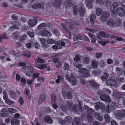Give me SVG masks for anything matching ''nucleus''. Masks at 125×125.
Here are the masks:
<instances>
[{"mask_svg": "<svg viewBox=\"0 0 125 125\" xmlns=\"http://www.w3.org/2000/svg\"><path fill=\"white\" fill-rule=\"evenodd\" d=\"M105 63L106 62L104 60H101L99 62V66L101 68H104Z\"/></svg>", "mask_w": 125, "mask_h": 125, "instance_id": "33", "label": "nucleus"}, {"mask_svg": "<svg viewBox=\"0 0 125 125\" xmlns=\"http://www.w3.org/2000/svg\"><path fill=\"white\" fill-rule=\"evenodd\" d=\"M116 79L117 81L119 83H122L125 80L124 78L123 77L119 78L117 77Z\"/></svg>", "mask_w": 125, "mask_h": 125, "instance_id": "54", "label": "nucleus"}, {"mask_svg": "<svg viewBox=\"0 0 125 125\" xmlns=\"http://www.w3.org/2000/svg\"><path fill=\"white\" fill-rule=\"evenodd\" d=\"M100 99L105 102H110V101L109 96L107 95H101L100 96Z\"/></svg>", "mask_w": 125, "mask_h": 125, "instance_id": "8", "label": "nucleus"}, {"mask_svg": "<svg viewBox=\"0 0 125 125\" xmlns=\"http://www.w3.org/2000/svg\"><path fill=\"white\" fill-rule=\"evenodd\" d=\"M74 120V122L72 123L73 125H81L80 123V120L79 118H75Z\"/></svg>", "mask_w": 125, "mask_h": 125, "instance_id": "26", "label": "nucleus"}, {"mask_svg": "<svg viewBox=\"0 0 125 125\" xmlns=\"http://www.w3.org/2000/svg\"><path fill=\"white\" fill-rule=\"evenodd\" d=\"M5 102L9 105L13 104L14 103V102L8 99L5 101Z\"/></svg>", "mask_w": 125, "mask_h": 125, "instance_id": "44", "label": "nucleus"}, {"mask_svg": "<svg viewBox=\"0 0 125 125\" xmlns=\"http://www.w3.org/2000/svg\"><path fill=\"white\" fill-rule=\"evenodd\" d=\"M91 65L92 67L94 69L97 67L98 63L96 61L94 60L92 61Z\"/></svg>", "mask_w": 125, "mask_h": 125, "instance_id": "27", "label": "nucleus"}, {"mask_svg": "<svg viewBox=\"0 0 125 125\" xmlns=\"http://www.w3.org/2000/svg\"><path fill=\"white\" fill-rule=\"evenodd\" d=\"M112 108L109 107V106L108 105L106 106V110L107 113H109L111 112V110H112Z\"/></svg>", "mask_w": 125, "mask_h": 125, "instance_id": "62", "label": "nucleus"}, {"mask_svg": "<svg viewBox=\"0 0 125 125\" xmlns=\"http://www.w3.org/2000/svg\"><path fill=\"white\" fill-rule=\"evenodd\" d=\"M35 20L30 19L28 22V24L29 26L31 27H33L37 23V21Z\"/></svg>", "mask_w": 125, "mask_h": 125, "instance_id": "16", "label": "nucleus"}, {"mask_svg": "<svg viewBox=\"0 0 125 125\" xmlns=\"http://www.w3.org/2000/svg\"><path fill=\"white\" fill-rule=\"evenodd\" d=\"M8 94L10 95V96L13 99L15 98L16 97L15 93L11 91H9Z\"/></svg>", "mask_w": 125, "mask_h": 125, "instance_id": "31", "label": "nucleus"}, {"mask_svg": "<svg viewBox=\"0 0 125 125\" xmlns=\"http://www.w3.org/2000/svg\"><path fill=\"white\" fill-rule=\"evenodd\" d=\"M35 62L36 63H42L44 62V61L43 60L41 59L40 58L37 57L36 58Z\"/></svg>", "mask_w": 125, "mask_h": 125, "instance_id": "41", "label": "nucleus"}, {"mask_svg": "<svg viewBox=\"0 0 125 125\" xmlns=\"http://www.w3.org/2000/svg\"><path fill=\"white\" fill-rule=\"evenodd\" d=\"M78 8L77 6H75L73 8V13L74 15H76L77 13Z\"/></svg>", "mask_w": 125, "mask_h": 125, "instance_id": "57", "label": "nucleus"}, {"mask_svg": "<svg viewBox=\"0 0 125 125\" xmlns=\"http://www.w3.org/2000/svg\"><path fill=\"white\" fill-rule=\"evenodd\" d=\"M0 115L1 117H6L8 115L7 112L1 113Z\"/></svg>", "mask_w": 125, "mask_h": 125, "instance_id": "61", "label": "nucleus"}, {"mask_svg": "<svg viewBox=\"0 0 125 125\" xmlns=\"http://www.w3.org/2000/svg\"><path fill=\"white\" fill-rule=\"evenodd\" d=\"M73 64L75 67L78 69L80 68L82 66V65L81 64L77 63L76 62H74L73 63Z\"/></svg>", "mask_w": 125, "mask_h": 125, "instance_id": "43", "label": "nucleus"}, {"mask_svg": "<svg viewBox=\"0 0 125 125\" xmlns=\"http://www.w3.org/2000/svg\"><path fill=\"white\" fill-rule=\"evenodd\" d=\"M35 66L38 68L40 70H42L47 67V66L45 64H40L36 63Z\"/></svg>", "mask_w": 125, "mask_h": 125, "instance_id": "18", "label": "nucleus"}, {"mask_svg": "<svg viewBox=\"0 0 125 125\" xmlns=\"http://www.w3.org/2000/svg\"><path fill=\"white\" fill-rule=\"evenodd\" d=\"M69 65L68 63L64 62V63L63 70H67L69 67Z\"/></svg>", "mask_w": 125, "mask_h": 125, "instance_id": "49", "label": "nucleus"}, {"mask_svg": "<svg viewBox=\"0 0 125 125\" xmlns=\"http://www.w3.org/2000/svg\"><path fill=\"white\" fill-rule=\"evenodd\" d=\"M44 121L47 123L51 124L52 123V120L51 118L48 116H46L44 118Z\"/></svg>", "mask_w": 125, "mask_h": 125, "instance_id": "19", "label": "nucleus"}, {"mask_svg": "<svg viewBox=\"0 0 125 125\" xmlns=\"http://www.w3.org/2000/svg\"><path fill=\"white\" fill-rule=\"evenodd\" d=\"M9 112L11 114H13L17 112V110L12 108H9L8 109Z\"/></svg>", "mask_w": 125, "mask_h": 125, "instance_id": "48", "label": "nucleus"}, {"mask_svg": "<svg viewBox=\"0 0 125 125\" xmlns=\"http://www.w3.org/2000/svg\"><path fill=\"white\" fill-rule=\"evenodd\" d=\"M61 109L64 112H65L68 111L69 109L67 106L63 105H62L61 106Z\"/></svg>", "mask_w": 125, "mask_h": 125, "instance_id": "51", "label": "nucleus"}, {"mask_svg": "<svg viewBox=\"0 0 125 125\" xmlns=\"http://www.w3.org/2000/svg\"><path fill=\"white\" fill-rule=\"evenodd\" d=\"M90 20L92 24H94V23L96 17L95 14H92L91 15Z\"/></svg>", "mask_w": 125, "mask_h": 125, "instance_id": "24", "label": "nucleus"}, {"mask_svg": "<svg viewBox=\"0 0 125 125\" xmlns=\"http://www.w3.org/2000/svg\"><path fill=\"white\" fill-rule=\"evenodd\" d=\"M73 104L71 101L68 100L67 101L66 103V106L70 110H71V108Z\"/></svg>", "mask_w": 125, "mask_h": 125, "instance_id": "34", "label": "nucleus"}, {"mask_svg": "<svg viewBox=\"0 0 125 125\" xmlns=\"http://www.w3.org/2000/svg\"><path fill=\"white\" fill-rule=\"evenodd\" d=\"M84 62L86 64L90 63V60L89 58L87 57H85L84 59Z\"/></svg>", "mask_w": 125, "mask_h": 125, "instance_id": "52", "label": "nucleus"}, {"mask_svg": "<svg viewBox=\"0 0 125 125\" xmlns=\"http://www.w3.org/2000/svg\"><path fill=\"white\" fill-rule=\"evenodd\" d=\"M73 108L77 114H79L80 112H82L83 111L82 108H79L77 105H74Z\"/></svg>", "mask_w": 125, "mask_h": 125, "instance_id": "13", "label": "nucleus"}, {"mask_svg": "<svg viewBox=\"0 0 125 125\" xmlns=\"http://www.w3.org/2000/svg\"><path fill=\"white\" fill-rule=\"evenodd\" d=\"M118 3L117 2H114L112 4V7L111 8V11L115 14L118 8Z\"/></svg>", "mask_w": 125, "mask_h": 125, "instance_id": "6", "label": "nucleus"}, {"mask_svg": "<svg viewBox=\"0 0 125 125\" xmlns=\"http://www.w3.org/2000/svg\"><path fill=\"white\" fill-rule=\"evenodd\" d=\"M19 121L17 119H12L11 120V125H19Z\"/></svg>", "mask_w": 125, "mask_h": 125, "instance_id": "28", "label": "nucleus"}, {"mask_svg": "<svg viewBox=\"0 0 125 125\" xmlns=\"http://www.w3.org/2000/svg\"><path fill=\"white\" fill-rule=\"evenodd\" d=\"M34 45V43L31 41L27 43L26 44V46L28 48H30L33 46Z\"/></svg>", "mask_w": 125, "mask_h": 125, "instance_id": "37", "label": "nucleus"}, {"mask_svg": "<svg viewBox=\"0 0 125 125\" xmlns=\"http://www.w3.org/2000/svg\"><path fill=\"white\" fill-rule=\"evenodd\" d=\"M115 79V77H111L110 78L106 81V84L108 86H113L115 85L116 83Z\"/></svg>", "mask_w": 125, "mask_h": 125, "instance_id": "5", "label": "nucleus"}, {"mask_svg": "<svg viewBox=\"0 0 125 125\" xmlns=\"http://www.w3.org/2000/svg\"><path fill=\"white\" fill-rule=\"evenodd\" d=\"M52 102V103H54L56 100L55 95V94H52L51 95Z\"/></svg>", "mask_w": 125, "mask_h": 125, "instance_id": "45", "label": "nucleus"}, {"mask_svg": "<svg viewBox=\"0 0 125 125\" xmlns=\"http://www.w3.org/2000/svg\"><path fill=\"white\" fill-rule=\"evenodd\" d=\"M70 76L68 74H66L65 75L66 79L68 80L69 82L72 84V85H75L77 84V82L75 78L73 76V74H71Z\"/></svg>", "mask_w": 125, "mask_h": 125, "instance_id": "1", "label": "nucleus"}, {"mask_svg": "<svg viewBox=\"0 0 125 125\" xmlns=\"http://www.w3.org/2000/svg\"><path fill=\"white\" fill-rule=\"evenodd\" d=\"M105 33L103 32H100L99 36L97 37V38L98 39H101V36L103 37L104 38L105 35Z\"/></svg>", "mask_w": 125, "mask_h": 125, "instance_id": "53", "label": "nucleus"}, {"mask_svg": "<svg viewBox=\"0 0 125 125\" xmlns=\"http://www.w3.org/2000/svg\"><path fill=\"white\" fill-rule=\"evenodd\" d=\"M22 55L27 58H29L31 56V54L30 52L28 51L25 53H23Z\"/></svg>", "mask_w": 125, "mask_h": 125, "instance_id": "36", "label": "nucleus"}, {"mask_svg": "<svg viewBox=\"0 0 125 125\" xmlns=\"http://www.w3.org/2000/svg\"><path fill=\"white\" fill-rule=\"evenodd\" d=\"M18 102L21 105H22L24 102L23 98L22 97H21L18 100Z\"/></svg>", "mask_w": 125, "mask_h": 125, "instance_id": "59", "label": "nucleus"}, {"mask_svg": "<svg viewBox=\"0 0 125 125\" xmlns=\"http://www.w3.org/2000/svg\"><path fill=\"white\" fill-rule=\"evenodd\" d=\"M109 16V14L108 12L104 11L102 12L100 19L103 21L105 22L107 20V17H108Z\"/></svg>", "mask_w": 125, "mask_h": 125, "instance_id": "4", "label": "nucleus"}, {"mask_svg": "<svg viewBox=\"0 0 125 125\" xmlns=\"http://www.w3.org/2000/svg\"><path fill=\"white\" fill-rule=\"evenodd\" d=\"M45 98V96L44 95H41L39 98V104H42Z\"/></svg>", "mask_w": 125, "mask_h": 125, "instance_id": "38", "label": "nucleus"}, {"mask_svg": "<svg viewBox=\"0 0 125 125\" xmlns=\"http://www.w3.org/2000/svg\"><path fill=\"white\" fill-rule=\"evenodd\" d=\"M44 4L43 3L40 4L39 3H37L34 4L32 6V8L34 9H36L38 8L43 9L44 8Z\"/></svg>", "mask_w": 125, "mask_h": 125, "instance_id": "15", "label": "nucleus"}, {"mask_svg": "<svg viewBox=\"0 0 125 125\" xmlns=\"http://www.w3.org/2000/svg\"><path fill=\"white\" fill-rule=\"evenodd\" d=\"M62 1V0H55L53 2L54 6L56 8H59L61 4Z\"/></svg>", "mask_w": 125, "mask_h": 125, "instance_id": "12", "label": "nucleus"}, {"mask_svg": "<svg viewBox=\"0 0 125 125\" xmlns=\"http://www.w3.org/2000/svg\"><path fill=\"white\" fill-rule=\"evenodd\" d=\"M19 27L18 26L16 25H14L13 26H11L10 27V29L12 30H13L14 29H16L17 30L19 29Z\"/></svg>", "mask_w": 125, "mask_h": 125, "instance_id": "64", "label": "nucleus"}, {"mask_svg": "<svg viewBox=\"0 0 125 125\" xmlns=\"http://www.w3.org/2000/svg\"><path fill=\"white\" fill-rule=\"evenodd\" d=\"M94 110L93 109L89 108L87 110V112L89 115H93L94 113Z\"/></svg>", "mask_w": 125, "mask_h": 125, "instance_id": "35", "label": "nucleus"}, {"mask_svg": "<svg viewBox=\"0 0 125 125\" xmlns=\"http://www.w3.org/2000/svg\"><path fill=\"white\" fill-rule=\"evenodd\" d=\"M94 115L95 117L98 120L101 121L103 120V117L102 116L100 115V114L95 112L94 113Z\"/></svg>", "mask_w": 125, "mask_h": 125, "instance_id": "20", "label": "nucleus"}, {"mask_svg": "<svg viewBox=\"0 0 125 125\" xmlns=\"http://www.w3.org/2000/svg\"><path fill=\"white\" fill-rule=\"evenodd\" d=\"M27 33L28 35L31 38L34 37V35L33 32L28 31H27Z\"/></svg>", "mask_w": 125, "mask_h": 125, "instance_id": "63", "label": "nucleus"}, {"mask_svg": "<svg viewBox=\"0 0 125 125\" xmlns=\"http://www.w3.org/2000/svg\"><path fill=\"white\" fill-rule=\"evenodd\" d=\"M27 69L28 71L31 72L32 73L33 71V68L31 65H30L28 66L27 67Z\"/></svg>", "mask_w": 125, "mask_h": 125, "instance_id": "55", "label": "nucleus"}, {"mask_svg": "<svg viewBox=\"0 0 125 125\" xmlns=\"http://www.w3.org/2000/svg\"><path fill=\"white\" fill-rule=\"evenodd\" d=\"M115 24V21L112 18H109L107 20V24L110 27L113 28Z\"/></svg>", "mask_w": 125, "mask_h": 125, "instance_id": "11", "label": "nucleus"}, {"mask_svg": "<svg viewBox=\"0 0 125 125\" xmlns=\"http://www.w3.org/2000/svg\"><path fill=\"white\" fill-rule=\"evenodd\" d=\"M115 22L117 26H119L121 24V21L120 19L117 18L115 20Z\"/></svg>", "mask_w": 125, "mask_h": 125, "instance_id": "40", "label": "nucleus"}, {"mask_svg": "<svg viewBox=\"0 0 125 125\" xmlns=\"http://www.w3.org/2000/svg\"><path fill=\"white\" fill-rule=\"evenodd\" d=\"M104 116L105 118L106 122L107 123L109 122L110 121V116L106 114H104Z\"/></svg>", "mask_w": 125, "mask_h": 125, "instance_id": "39", "label": "nucleus"}, {"mask_svg": "<svg viewBox=\"0 0 125 125\" xmlns=\"http://www.w3.org/2000/svg\"><path fill=\"white\" fill-rule=\"evenodd\" d=\"M65 121L68 122H71L72 121V119L71 117L69 116H66L64 119Z\"/></svg>", "mask_w": 125, "mask_h": 125, "instance_id": "50", "label": "nucleus"}, {"mask_svg": "<svg viewBox=\"0 0 125 125\" xmlns=\"http://www.w3.org/2000/svg\"><path fill=\"white\" fill-rule=\"evenodd\" d=\"M79 12L81 16L84 15L85 13V9L83 6H81L79 9Z\"/></svg>", "mask_w": 125, "mask_h": 125, "instance_id": "21", "label": "nucleus"}, {"mask_svg": "<svg viewBox=\"0 0 125 125\" xmlns=\"http://www.w3.org/2000/svg\"><path fill=\"white\" fill-rule=\"evenodd\" d=\"M88 70L84 68H82L78 70V72H79L83 73V74L82 75L80 76L79 78H80L81 77H88L90 75V74L88 73Z\"/></svg>", "mask_w": 125, "mask_h": 125, "instance_id": "2", "label": "nucleus"}, {"mask_svg": "<svg viewBox=\"0 0 125 125\" xmlns=\"http://www.w3.org/2000/svg\"><path fill=\"white\" fill-rule=\"evenodd\" d=\"M65 24L67 26H69V28L71 29V26L75 25V21L71 20H66L64 22Z\"/></svg>", "mask_w": 125, "mask_h": 125, "instance_id": "9", "label": "nucleus"}, {"mask_svg": "<svg viewBox=\"0 0 125 125\" xmlns=\"http://www.w3.org/2000/svg\"><path fill=\"white\" fill-rule=\"evenodd\" d=\"M115 73L119 76L121 75L122 72V69L120 67H117L115 68Z\"/></svg>", "mask_w": 125, "mask_h": 125, "instance_id": "22", "label": "nucleus"}, {"mask_svg": "<svg viewBox=\"0 0 125 125\" xmlns=\"http://www.w3.org/2000/svg\"><path fill=\"white\" fill-rule=\"evenodd\" d=\"M102 55V53L101 52H98L96 53L95 55V56L97 58H99Z\"/></svg>", "mask_w": 125, "mask_h": 125, "instance_id": "58", "label": "nucleus"}, {"mask_svg": "<svg viewBox=\"0 0 125 125\" xmlns=\"http://www.w3.org/2000/svg\"><path fill=\"white\" fill-rule=\"evenodd\" d=\"M95 107L96 110L100 108L102 110H104L105 109V108L104 104L99 102L97 104L95 105Z\"/></svg>", "mask_w": 125, "mask_h": 125, "instance_id": "14", "label": "nucleus"}, {"mask_svg": "<svg viewBox=\"0 0 125 125\" xmlns=\"http://www.w3.org/2000/svg\"><path fill=\"white\" fill-rule=\"evenodd\" d=\"M96 13L97 16L100 15L101 14V12L103 11H102L100 7L98 6L96 7Z\"/></svg>", "mask_w": 125, "mask_h": 125, "instance_id": "30", "label": "nucleus"}, {"mask_svg": "<svg viewBox=\"0 0 125 125\" xmlns=\"http://www.w3.org/2000/svg\"><path fill=\"white\" fill-rule=\"evenodd\" d=\"M47 24L46 23H43L39 25L38 27L37 28L39 29H42V28L45 27L46 26Z\"/></svg>", "mask_w": 125, "mask_h": 125, "instance_id": "42", "label": "nucleus"}, {"mask_svg": "<svg viewBox=\"0 0 125 125\" xmlns=\"http://www.w3.org/2000/svg\"><path fill=\"white\" fill-rule=\"evenodd\" d=\"M111 93V91L108 89H105L103 90H100L98 92V94L100 95V94L103 93L110 94Z\"/></svg>", "mask_w": 125, "mask_h": 125, "instance_id": "17", "label": "nucleus"}, {"mask_svg": "<svg viewBox=\"0 0 125 125\" xmlns=\"http://www.w3.org/2000/svg\"><path fill=\"white\" fill-rule=\"evenodd\" d=\"M115 114L116 117L120 119L125 116V110L123 109L116 111Z\"/></svg>", "mask_w": 125, "mask_h": 125, "instance_id": "3", "label": "nucleus"}, {"mask_svg": "<svg viewBox=\"0 0 125 125\" xmlns=\"http://www.w3.org/2000/svg\"><path fill=\"white\" fill-rule=\"evenodd\" d=\"M82 58V57L81 55L77 54L76 55L75 57L74 58V60L75 62H77V61H80L81 59Z\"/></svg>", "mask_w": 125, "mask_h": 125, "instance_id": "29", "label": "nucleus"}, {"mask_svg": "<svg viewBox=\"0 0 125 125\" xmlns=\"http://www.w3.org/2000/svg\"><path fill=\"white\" fill-rule=\"evenodd\" d=\"M3 98L4 100H5L8 99V96L6 91H4L3 92Z\"/></svg>", "mask_w": 125, "mask_h": 125, "instance_id": "46", "label": "nucleus"}, {"mask_svg": "<svg viewBox=\"0 0 125 125\" xmlns=\"http://www.w3.org/2000/svg\"><path fill=\"white\" fill-rule=\"evenodd\" d=\"M61 25L62 27V28L63 29L66 31L67 33H68L69 34V37L70 38L71 37V35L70 34V32L69 31V30L67 28V27L64 25V24L63 23H62L61 24Z\"/></svg>", "mask_w": 125, "mask_h": 125, "instance_id": "25", "label": "nucleus"}, {"mask_svg": "<svg viewBox=\"0 0 125 125\" xmlns=\"http://www.w3.org/2000/svg\"><path fill=\"white\" fill-rule=\"evenodd\" d=\"M117 13V14L120 16H123L125 13V11L123 9L122 7H119L117 10V11L115 13V14Z\"/></svg>", "mask_w": 125, "mask_h": 125, "instance_id": "10", "label": "nucleus"}, {"mask_svg": "<svg viewBox=\"0 0 125 125\" xmlns=\"http://www.w3.org/2000/svg\"><path fill=\"white\" fill-rule=\"evenodd\" d=\"M85 3L86 6L89 9H91L93 7L92 2L85 0Z\"/></svg>", "mask_w": 125, "mask_h": 125, "instance_id": "32", "label": "nucleus"}, {"mask_svg": "<svg viewBox=\"0 0 125 125\" xmlns=\"http://www.w3.org/2000/svg\"><path fill=\"white\" fill-rule=\"evenodd\" d=\"M37 81L42 83L44 82V79L42 77L40 76L37 78Z\"/></svg>", "mask_w": 125, "mask_h": 125, "instance_id": "47", "label": "nucleus"}, {"mask_svg": "<svg viewBox=\"0 0 125 125\" xmlns=\"http://www.w3.org/2000/svg\"><path fill=\"white\" fill-rule=\"evenodd\" d=\"M67 92L65 90V89L63 88L62 90V94L63 96H65L67 94Z\"/></svg>", "mask_w": 125, "mask_h": 125, "instance_id": "60", "label": "nucleus"}, {"mask_svg": "<svg viewBox=\"0 0 125 125\" xmlns=\"http://www.w3.org/2000/svg\"><path fill=\"white\" fill-rule=\"evenodd\" d=\"M89 83L94 88H96L98 86L97 83L94 80H91L89 81Z\"/></svg>", "mask_w": 125, "mask_h": 125, "instance_id": "23", "label": "nucleus"}, {"mask_svg": "<svg viewBox=\"0 0 125 125\" xmlns=\"http://www.w3.org/2000/svg\"><path fill=\"white\" fill-rule=\"evenodd\" d=\"M40 34L43 36H47L48 37H50L52 35V34L50 32L45 30L41 31L40 32Z\"/></svg>", "mask_w": 125, "mask_h": 125, "instance_id": "7", "label": "nucleus"}, {"mask_svg": "<svg viewBox=\"0 0 125 125\" xmlns=\"http://www.w3.org/2000/svg\"><path fill=\"white\" fill-rule=\"evenodd\" d=\"M47 42L48 43H49V44H52L55 43V41L51 39H47Z\"/></svg>", "mask_w": 125, "mask_h": 125, "instance_id": "56", "label": "nucleus"}]
</instances>
